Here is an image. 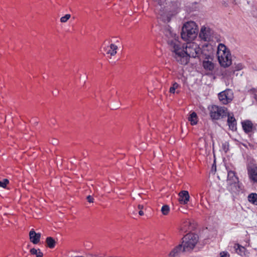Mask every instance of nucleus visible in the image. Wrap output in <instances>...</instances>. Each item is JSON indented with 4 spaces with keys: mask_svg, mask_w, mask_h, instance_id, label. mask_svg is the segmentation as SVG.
I'll return each mask as SVG.
<instances>
[{
    "mask_svg": "<svg viewBox=\"0 0 257 257\" xmlns=\"http://www.w3.org/2000/svg\"><path fill=\"white\" fill-rule=\"evenodd\" d=\"M216 165L214 163L212 166V169H211V172L212 173H215V172H216Z\"/></svg>",
    "mask_w": 257,
    "mask_h": 257,
    "instance_id": "31",
    "label": "nucleus"
},
{
    "mask_svg": "<svg viewBox=\"0 0 257 257\" xmlns=\"http://www.w3.org/2000/svg\"><path fill=\"white\" fill-rule=\"evenodd\" d=\"M218 98L223 104H226L230 102L233 98V92L230 89H226L218 94Z\"/></svg>",
    "mask_w": 257,
    "mask_h": 257,
    "instance_id": "8",
    "label": "nucleus"
},
{
    "mask_svg": "<svg viewBox=\"0 0 257 257\" xmlns=\"http://www.w3.org/2000/svg\"><path fill=\"white\" fill-rule=\"evenodd\" d=\"M191 223L190 221H186L181 226L180 229L184 232L187 231L188 227L190 225Z\"/></svg>",
    "mask_w": 257,
    "mask_h": 257,
    "instance_id": "23",
    "label": "nucleus"
},
{
    "mask_svg": "<svg viewBox=\"0 0 257 257\" xmlns=\"http://www.w3.org/2000/svg\"><path fill=\"white\" fill-rule=\"evenodd\" d=\"M238 178L235 175L234 172L232 171H228L227 183L228 189L233 192L237 191L238 187Z\"/></svg>",
    "mask_w": 257,
    "mask_h": 257,
    "instance_id": "7",
    "label": "nucleus"
},
{
    "mask_svg": "<svg viewBox=\"0 0 257 257\" xmlns=\"http://www.w3.org/2000/svg\"><path fill=\"white\" fill-rule=\"evenodd\" d=\"M203 66L206 69L211 70L214 68L213 63L209 60H204L203 62Z\"/></svg>",
    "mask_w": 257,
    "mask_h": 257,
    "instance_id": "20",
    "label": "nucleus"
},
{
    "mask_svg": "<svg viewBox=\"0 0 257 257\" xmlns=\"http://www.w3.org/2000/svg\"><path fill=\"white\" fill-rule=\"evenodd\" d=\"M198 34L200 41L204 42L213 41L215 35L214 31L209 27L205 25L201 27Z\"/></svg>",
    "mask_w": 257,
    "mask_h": 257,
    "instance_id": "4",
    "label": "nucleus"
},
{
    "mask_svg": "<svg viewBox=\"0 0 257 257\" xmlns=\"http://www.w3.org/2000/svg\"><path fill=\"white\" fill-rule=\"evenodd\" d=\"M71 15L70 14H66L64 16L60 18V22L61 23H66L70 18Z\"/></svg>",
    "mask_w": 257,
    "mask_h": 257,
    "instance_id": "26",
    "label": "nucleus"
},
{
    "mask_svg": "<svg viewBox=\"0 0 257 257\" xmlns=\"http://www.w3.org/2000/svg\"><path fill=\"white\" fill-rule=\"evenodd\" d=\"M41 235L40 233H36L34 229H32L29 232L30 240L35 244H37L39 243Z\"/></svg>",
    "mask_w": 257,
    "mask_h": 257,
    "instance_id": "10",
    "label": "nucleus"
},
{
    "mask_svg": "<svg viewBox=\"0 0 257 257\" xmlns=\"http://www.w3.org/2000/svg\"><path fill=\"white\" fill-rule=\"evenodd\" d=\"M198 28L197 24L193 21L185 23L182 29L181 37L185 41H191L197 38Z\"/></svg>",
    "mask_w": 257,
    "mask_h": 257,
    "instance_id": "3",
    "label": "nucleus"
},
{
    "mask_svg": "<svg viewBox=\"0 0 257 257\" xmlns=\"http://www.w3.org/2000/svg\"><path fill=\"white\" fill-rule=\"evenodd\" d=\"M138 208L139 209H140V211L139 212V214L140 215L142 216L144 214V212L142 211V210L144 208V206L143 205L139 204L138 206Z\"/></svg>",
    "mask_w": 257,
    "mask_h": 257,
    "instance_id": "29",
    "label": "nucleus"
},
{
    "mask_svg": "<svg viewBox=\"0 0 257 257\" xmlns=\"http://www.w3.org/2000/svg\"><path fill=\"white\" fill-rule=\"evenodd\" d=\"M217 57L220 65L228 67L232 64V56L229 50L223 44L217 46Z\"/></svg>",
    "mask_w": 257,
    "mask_h": 257,
    "instance_id": "2",
    "label": "nucleus"
},
{
    "mask_svg": "<svg viewBox=\"0 0 257 257\" xmlns=\"http://www.w3.org/2000/svg\"><path fill=\"white\" fill-rule=\"evenodd\" d=\"M210 115L212 119L217 120L220 117L227 116L228 112L226 107L213 105L208 107Z\"/></svg>",
    "mask_w": 257,
    "mask_h": 257,
    "instance_id": "5",
    "label": "nucleus"
},
{
    "mask_svg": "<svg viewBox=\"0 0 257 257\" xmlns=\"http://www.w3.org/2000/svg\"><path fill=\"white\" fill-rule=\"evenodd\" d=\"M233 248L236 253L238 254L243 256L245 254L246 249L242 246L238 244H235L233 246Z\"/></svg>",
    "mask_w": 257,
    "mask_h": 257,
    "instance_id": "16",
    "label": "nucleus"
},
{
    "mask_svg": "<svg viewBox=\"0 0 257 257\" xmlns=\"http://www.w3.org/2000/svg\"><path fill=\"white\" fill-rule=\"evenodd\" d=\"M188 120L190 122L192 125H195L197 124L198 122L197 114L194 112L191 113L188 117Z\"/></svg>",
    "mask_w": 257,
    "mask_h": 257,
    "instance_id": "18",
    "label": "nucleus"
},
{
    "mask_svg": "<svg viewBox=\"0 0 257 257\" xmlns=\"http://www.w3.org/2000/svg\"><path fill=\"white\" fill-rule=\"evenodd\" d=\"M46 241L49 247L52 248L54 247L55 241L52 237H48L46 238Z\"/></svg>",
    "mask_w": 257,
    "mask_h": 257,
    "instance_id": "22",
    "label": "nucleus"
},
{
    "mask_svg": "<svg viewBox=\"0 0 257 257\" xmlns=\"http://www.w3.org/2000/svg\"><path fill=\"white\" fill-rule=\"evenodd\" d=\"M87 200L88 202L92 203L93 202V198L91 196L89 195L87 197Z\"/></svg>",
    "mask_w": 257,
    "mask_h": 257,
    "instance_id": "32",
    "label": "nucleus"
},
{
    "mask_svg": "<svg viewBox=\"0 0 257 257\" xmlns=\"http://www.w3.org/2000/svg\"><path fill=\"white\" fill-rule=\"evenodd\" d=\"M170 211V207L167 205H163L161 208V212L163 214L166 215Z\"/></svg>",
    "mask_w": 257,
    "mask_h": 257,
    "instance_id": "24",
    "label": "nucleus"
},
{
    "mask_svg": "<svg viewBox=\"0 0 257 257\" xmlns=\"http://www.w3.org/2000/svg\"><path fill=\"white\" fill-rule=\"evenodd\" d=\"M54 144L57 143V141H55V143H53Z\"/></svg>",
    "mask_w": 257,
    "mask_h": 257,
    "instance_id": "34",
    "label": "nucleus"
},
{
    "mask_svg": "<svg viewBox=\"0 0 257 257\" xmlns=\"http://www.w3.org/2000/svg\"><path fill=\"white\" fill-rule=\"evenodd\" d=\"M243 65L241 63L235 64L234 69L236 71H239L242 69Z\"/></svg>",
    "mask_w": 257,
    "mask_h": 257,
    "instance_id": "28",
    "label": "nucleus"
},
{
    "mask_svg": "<svg viewBox=\"0 0 257 257\" xmlns=\"http://www.w3.org/2000/svg\"><path fill=\"white\" fill-rule=\"evenodd\" d=\"M179 85L177 83L174 82L172 86H171L170 88V92L171 93H174L175 92L176 89H177L179 87Z\"/></svg>",
    "mask_w": 257,
    "mask_h": 257,
    "instance_id": "25",
    "label": "nucleus"
},
{
    "mask_svg": "<svg viewBox=\"0 0 257 257\" xmlns=\"http://www.w3.org/2000/svg\"><path fill=\"white\" fill-rule=\"evenodd\" d=\"M242 126L243 130L246 133H248L252 131L253 125L250 121L245 120L242 122Z\"/></svg>",
    "mask_w": 257,
    "mask_h": 257,
    "instance_id": "17",
    "label": "nucleus"
},
{
    "mask_svg": "<svg viewBox=\"0 0 257 257\" xmlns=\"http://www.w3.org/2000/svg\"><path fill=\"white\" fill-rule=\"evenodd\" d=\"M165 34L173 57L181 64L186 65L190 57H198L201 54V49L197 44L189 43L185 46L178 41L179 37L171 28H167Z\"/></svg>",
    "mask_w": 257,
    "mask_h": 257,
    "instance_id": "1",
    "label": "nucleus"
},
{
    "mask_svg": "<svg viewBox=\"0 0 257 257\" xmlns=\"http://www.w3.org/2000/svg\"><path fill=\"white\" fill-rule=\"evenodd\" d=\"M210 54H205V55H207V56H209Z\"/></svg>",
    "mask_w": 257,
    "mask_h": 257,
    "instance_id": "35",
    "label": "nucleus"
},
{
    "mask_svg": "<svg viewBox=\"0 0 257 257\" xmlns=\"http://www.w3.org/2000/svg\"><path fill=\"white\" fill-rule=\"evenodd\" d=\"M117 46L113 44H111L105 48V51L106 54H109L111 56H114L117 53Z\"/></svg>",
    "mask_w": 257,
    "mask_h": 257,
    "instance_id": "15",
    "label": "nucleus"
},
{
    "mask_svg": "<svg viewBox=\"0 0 257 257\" xmlns=\"http://www.w3.org/2000/svg\"><path fill=\"white\" fill-rule=\"evenodd\" d=\"M248 200L254 205H257V194L252 193L248 196Z\"/></svg>",
    "mask_w": 257,
    "mask_h": 257,
    "instance_id": "19",
    "label": "nucleus"
},
{
    "mask_svg": "<svg viewBox=\"0 0 257 257\" xmlns=\"http://www.w3.org/2000/svg\"><path fill=\"white\" fill-rule=\"evenodd\" d=\"M230 255L227 251H222L220 253V257H229Z\"/></svg>",
    "mask_w": 257,
    "mask_h": 257,
    "instance_id": "30",
    "label": "nucleus"
},
{
    "mask_svg": "<svg viewBox=\"0 0 257 257\" xmlns=\"http://www.w3.org/2000/svg\"><path fill=\"white\" fill-rule=\"evenodd\" d=\"M30 252L32 254L35 255L36 257H42L43 255L40 249L32 248L30 249Z\"/></svg>",
    "mask_w": 257,
    "mask_h": 257,
    "instance_id": "21",
    "label": "nucleus"
},
{
    "mask_svg": "<svg viewBox=\"0 0 257 257\" xmlns=\"http://www.w3.org/2000/svg\"><path fill=\"white\" fill-rule=\"evenodd\" d=\"M250 180L254 183H257V167L251 168L248 172Z\"/></svg>",
    "mask_w": 257,
    "mask_h": 257,
    "instance_id": "14",
    "label": "nucleus"
},
{
    "mask_svg": "<svg viewBox=\"0 0 257 257\" xmlns=\"http://www.w3.org/2000/svg\"><path fill=\"white\" fill-rule=\"evenodd\" d=\"M182 251H184L182 245L179 244L170 251L169 256L178 257Z\"/></svg>",
    "mask_w": 257,
    "mask_h": 257,
    "instance_id": "13",
    "label": "nucleus"
},
{
    "mask_svg": "<svg viewBox=\"0 0 257 257\" xmlns=\"http://www.w3.org/2000/svg\"><path fill=\"white\" fill-rule=\"evenodd\" d=\"M223 146L224 147L223 149L225 152H227L228 150V144L225 143L223 145Z\"/></svg>",
    "mask_w": 257,
    "mask_h": 257,
    "instance_id": "33",
    "label": "nucleus"
},
{
    "mask_svg": "<svg viewBox=\"0 0 257 257\" xmlns=\"http://www.w3.org/2000/svg\"><path fill=\"white\" fill-rule=\"evenodd\" d=\"M227 116H228L227 124L229 128L232 131H235L236 130V120L233 114L228 112Z\"/></svg>",
    "mask_w": 257,
    "mask_h": 257,
    "instance_id": "11",
    "label": "nucleus"
},
{
    "mask_svg": "<svg viewBox=\"0 0 257 257\" xmlns=\"http://www.w3.org/2000/svg\"><path fill=\"white\" fill-rule=\"evenodd\" d=\"M178 201L181 204H187L190 200V195L188 191L183 190L181 191L179 194Z\"/></svg>",
    "mask_w": 257,
    "mask_h": 257,
    "instance_id": "9",
    "label": "nucleus"
},
{
    "mask_svg": "<svg viewBox=\"0 0 257 257\" xmlns=\"http://www.w3.org/2000/svg\"><path fill=\"white\" fill-rule=\"evenodd\" d=\"M9 183V181L7 179H4L3 181H0V187L5 188Z\"/></svg>",
    "mask_w": 257,
    "mask_h": 257,
    "instance_id": "27",
    "label": "nucleus"
},
{
    "mask_svg": "<svg viewBox=\"0 0 257 257\" xmlns=\"http://www.w3.org/2000/svg\"><path fill=\"white\" fill-rule=\"evenodd\" d=\"M155 2L157 3L161 7L160 15L162 16L164 13V11L165 13L168 12L170 11V9L168 8V6H166L167 4L166 3V0H153Z\"/></svg>",
    "mask_w": 257,
    "mask_h": 257,
    "instance_id": "12",
    "label": "nucleus"
},
{
    "mask_svg": "<svg viewBox=\"0 0 257 257\" xmlns=\"http://www.w3.org/2000/svg\"><path fill=\"white\" fill-rule=\"evenodd\" d=\"M198 241V236L195 234H188L184 236L182 242L184 251L192 250Z\"/></svg>",
    "mask_w": 257,
    "mask_h": 257,
    "instance_id": "6",
    "label": "nucleus"
}]
</instances>
